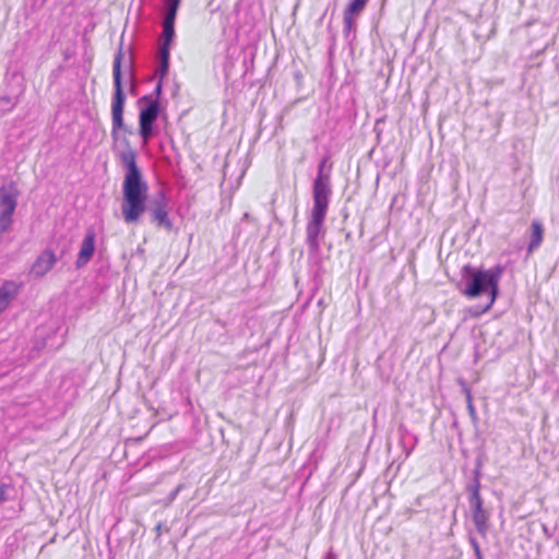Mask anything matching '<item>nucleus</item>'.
<instances>
[{"instance_id": "20e7f679", "label": "nucleus", "mask_w": 559, "mask_h": 559, "mask_svg": "<svg viewBox=\"0 0 559 559\" xmlns=\"http://www.w3.org/2000/svg\"><path fill=\"white\" fill-rule=\"evenodd\" d=\"M330 201L313 199L310 217L306 225V245L310 255L320 251V238L324 237V221L326 217Z\"/></svg>"}, {"instance_id": "2eb2a0df", "label": "nucleus", "mask_w": 559, "mask_h": 559, "mask_svg": "<svg viewBox=\"0 0 559 559\" xmlns=\"http://www.w3.org/2000/svg\"><path fill=\"white\" fill-rule=\"evenodd\" d=\"M13 299V294L7 285L0 286V312L3 311Z\"/></svg>"}, {"instance_id": "4be33fe9", "label": "nucleus", "mask_w": 559, "mask_h": 559, "mask_svg": "<svg viewBox=\"0 0 559 559\" xmlns=\"http://www.w3.org/2000/svg\"><path fill=\"white\" fill-rule=\"evenodd\" d=\"M162 92H163V80L159 79L157 84H156V86H155V88H154V93H153L155 95L154 99L159 100Z\"/></svg>"}, {"instance_id": "bb28decb", "label": "nucleus", "mask_w": 559, "mask_h": 559, "mask_svg": "<svg viewBox=\"0 0 559 559\" xmlns=\"http://www.w3.org/2000/svg\"><path fill=\"white\" fill-rule=\"evenodd\" d=\"M328 559H334V555L332 552L328 554Z\"/></svg>"}, {"instance_id": "5701e85b", "label": "nucleus", "mask_w": 559, "mask_h": 559, "mask_svg": "<svg viewBox=\"0 0 559 559\" xmlns=\"http://www.w3.org/2000/svg\"><path fill=\"white\" fill-rule=\"evenodd\" d=\"M468 543H469V545L472 546L473 550H475V549H476V547H480V546H479V544H478V542H477V539H476V537H475V536H473V534H472V533H469V535H468Z\"/></svg>"}, {"instance_id": "aec40b11", "label": "nucleus", "mask_w": 559, "mask_h": 559, "mask_svg": "<svg viewBox=\"0 0 559 559\" xmlns=\"http://www.w3.org/2000/svg\"><path fill=\"white\" fill-rule=\"evenodd\" d=\"M183 487H185L183 484H179L174 490H171L169 492V495L167 497V500L169 503L173 502L177 498L178 493L183 489Z\"/></svg>"}, {"instance_id": "ddd939ff", "label": "nucleus", "mask_w": 559, "mask_h": 559, "mask_svg": "<svg viewBox=\"0 0 559 559\" xmlns=\"http://www.w3.org/2000/svg\"><path fill=\"white\" fill-rule=\"evenodd\" d=\"M19 104V98L10 96H0V117L11 112Z\"/></svg>"}, {"instance_id": "9d476101", "label": "nucleus", "mask_w": 559, "mask_h": 559, "mask_svg": "<svg viewBox=\"0 0 559 559\" xmlns=\"http://www.w3.org/2000/svg\"><path fill=\"white\" fill-rule=\"evenodd\" d=\"M96 235L94 230H88L81 243V248L75 261V267L78 270L84 267L93 258L96 247H95Z\"/></svg>"}, {"instance_id": "f257e3e1", "label": "nucleus", "mask_w": 559, "mask_h": 559, "mask_svg": "<svg viewBox=\"0 0 559 559\" xmlns=\"http://www.w3.org/2000/svg\"><path fill=\"white\" fill-rule=\"evenodd\" d=\"M124 150L119 152V159L126 169L122 182V202L121 215L127 224H135L142 215L147 212L150 222L159 228L166 230L173 229V223L168 215V200L164 191L147 203L148 185L142 176V171L136 164V153L131 147L127 138L121 139Z\"/></svg>"}, {"instance_id": "a878e982", "label": "nucleus", "mask_w": 559, "mask_h": 559, "mask_svg": "<svg viewBox=\"0 0 559 559\" xmlns=\"http://www.w3.org/2000/svg\"><path fill=\"white\" fill-rule=\"evenodd\" d=\"M413 448H414V447H412V448H411V449H408V450H405V454H406V456H409V454H411V453H412V451H413Z\"/></svg>"}, {"instance_id": "7ed1b4c3", "label": "nucleus", "mask_w": 559, "mask_h": 559, "mask_svg": "<svg viewBox=\"0 0 559 559\" xmlns=\"http://www.w3.org/2000/svg\"><path fill=\"white\" fill-rule=\"evenodd\" d=\"M123 59V53L121 48L115 55L114 64H112V79H114V95L111 99V119H112V130L111 136L115 141L118 140V131L122 130L129 134H132L133 131L128 128L123 122V110L126 104V94L123 92L122 86V72H121V63Z\"/></svg>"}, {"instance_id": "f8f14e48", "label": "nucleus", "mask_w": 559, "mask_h": 559, "mask_svg": "<svg viewBox=\"0 0 559 559\" xmlns=\"http://www.w3.org/2000/svg\"><path fill=\"white\" fill-rule=\"evenodd\" d=\"M544 237L543 224L538 221H533L531 225L530 242L527 245V252H534L542 243Z\"/></svg>"}, {"instance_id": "39448f33", "label": "nucleus", "mask_w": 559, "mask_h": 559, "mask_svg": "<svg viewBox=\"0 0 559 559\" xmlns=\"http://www.w3.org/2000/svg\"><path fill=\"white\" fill-rule=\"evenodd\" d=\"M139 104H144L139 114V134L143 144L156 134L155 122L162 111L159 100L153 99V95H144L139 98Z\"/></svg>"}, {"instance_id": "b1692460", "label": "nucleus", "mask_w": 559, "mask_h": 559, "mask_svg": "<svg viewBox=\"0 0 559 559\" xmlns=\"http://www.w3.org/2000/svg\"><path fill=\"white\" fill-rule=\"evenodd\" d=\"M163 527H164V524L162 522H158L155 526V532L157 534V536H159L162 534V531H163Z\"/></svg>"}, {"instance_id": "1a4fd4ad", "label": "nucleus", "mask_w": 559, "mask_h": 559, "mask_svg": "<svg viewBox=\"0 0 559 559\" xmlns=\"http://www.w3.org/2000/svg\"><path fill=\"white\" fill-rule=\"evenodd\" d=\"M468 506L472 513V520L477 533L481 537H486L489 531V512L484 508L481 497L468 498Z\"/></svg>"}, {"instance_id": "0eeeda50", "label": "nucleus", "mask_w": 559, "mask_h": 559, "mask_svg": "<svg viewBox=\"0 0 559 559\" xmlns=\"http://www.w3.org/2000/svg\"><path fill=\"white\" fill-rule=\"evenodd\" d=\"M180 4L181 0L163 1L162 33L158 38V47L171 49L176 36L175 22Z\"/></svg>"}, {"instance_id": "6ab92c4d", "label": "nucleus", "mask_w": 559, "mask_h": 559, "mask_svg": "<svg viewBox=\"0 0 559 559\" xmlns=\"http://www.w3.org/2000/svg\"><path fill=\"white\" fill-rule=\"evenodd\" d=\"M481 468H483V461L480 457H477L475 463V468L473 469V479H479L481 478Z\"/></svg>"}, {"instance_id": "6e6552de", "label": "nucleus", "mask_w": 559, "mask_h": 559, "mask_svg": "<svg viewBox=\"0 0 559 559\" xmlns=\"http://www.w3.org/2000/svg\"><path fill=\"white\" fill-rule=\"evenodd\" d=\"M68 251L69 248L66 246L60 250V254L57 255L50 248H46L32 264L31 276L34 278L44 277Z\"/></svg>"}, {"instance_id": "423d86ee", "label": "nucleus", "mask_w": 559, "mask_h": 559, "mask_svg": "<svg viewBox=\"0 0 559 559\" xmlns=\"http://www.w3.org/2000/svg\"><path fill=\"white\" fill-rule=\"evenodd\" d=\"M333 164L331 155L326 153L319 162L317 175L312 183V199L331 201L332 197V174Z\"/></svg>"}, {"instance_id": "a211bd4d", "label": "nucleus", "mask_w": 559, "mask_h": 559, "mask_svg": "<svg viewBox=\"0 0 559 559\" xmlns=\"http://www.w3.org/2000/svg\"><path fill=\"white\" fill-rule=\"evenodd\" d=\"M464 391L466 393L468 413H469L471 417L475 419L476 418V409L473 405L471 391L467 388H464Z\"/></svg>"}, {"instance_id": "9b49d317", "label": "nucleus", "mask_w": 559, "mask_h": 559, "mask_svg": "<svg viewBox=\"0 0 559 559\" xmlns=\"http://www.w3.org/2000/svg\"><path fill=\"white\" fill-rule=\"evenodd\" d=\"M169 59H170V48H157L156 53V70L155 73L160 80H164V78L168 74L169 71Z\"/></svg>"}, {"instance_id": "393cba45", "label": "nucleus", "mask_w": 559, "mask_h": 559, "mask_svg": "<svg viewBox=\"0 0 559 559\" xmlns=\"http://www.w3.org/2000/svg\"><path fill=\"white\" fill-rule=\"evenodd\" d=\"M474 554H475L476 559H483V554H481L480 547H476V549L474 550Z\"/></svg>"}, {"instance_id": "dca6fc26", "label": "nucleus", "mask_w": 559, "mask_h": 559, "mask_svg": "<svg viewBox=\"0 0 559 559\" xmlns=\"http://www.w3.org/2000/svg\"><path fill=\"white\" fill-rule=\"evenodd\" d=\"M480 480L471 478L468 484L466 485V491L468 492V498H477L480 496Z\"/></svg>"}, {"instance_id": "cd10ccee", "label": "nucleus", "mask_w": 559, "mask_h": 559, "mask_svg": "<svg viewBox=\"0 0 559 559\" xmlns=\"http://www.w3.org/2000/svg\"><path fill=\"white\" fill-rule=\"evenodd\" d=\"M349 238H350V234L348 233V234L346 235V239L348 240Z\"/></svg>"}, {"instance_id": "412c9836", "label": "nucleus", "mask_w": 559, "mask_h": 559, "mask_svg": "<svg viewBox=\"0 0 559 559\" xmlns=\"http://www.w3.org/2000/svg\"><path fill=\"white\" fill-rule=\"evenodd\" d=\"M10 489V485L1 484L0 485V503L8 500V491Z\"/></svg>"}, {"instance_id": "f03ea898", "label": "nucleus", "mask_w": 559, "mask_h": 559, "mask_svg": "<svg viewBox=\"0 0 559 559\" xmlns=\"http://www.w3.org/2000/svg\"><path fill=\"white\" fill-rule=\"evenodd\" d=\"M502 264H496L490 269L475 267L465 264L461 270L460 292L469 299L487 296V302L474 314L479 316L487 312L499 296V282L504 272Z\"/></svg>"}, {"instance_id": "f3484780", "label": "nucleus", "mask_w": 559, "mask_h": 559, "mask_svg": "<svg viewBox=\"0 0 559 559\" xmlns=\"http://www.w3.org/2000/svg\"><path fill=\"white\" fill-rule=\"evenodd\" d=\"M357 15L344 11V36L347 37L355 27V19Z\"/></svg>"}, {"instance_id": "4468645a", "label": "nucleus", "mask_w": 559, "mask_h": 559, "mask_svg": "<svg viewBox=\"0 0 559 559\" xmlns=\"http://www.w3.org/2000/svg\"><path fill=\"white\" fill-rule=\"evenodd\" d=\"M368 1L369 0H349L344 11L350 14L359 15L367 5Z\"/></svg>"}]
</instances>
